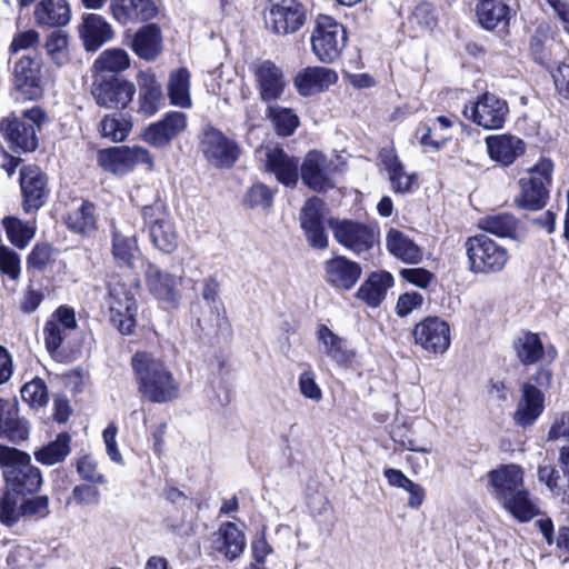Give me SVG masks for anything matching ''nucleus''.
I'll return each mask as SVG.
<instances>
[{
  "mask_svg": "<svg viewBox=\"0 0 569 569\" xmlns=\"http://www.w3.org/2000/svg\"><path fill=\"white\" fill-rule=\"evenodd\" d=\"M111 253L117 266L121 268L134 269L141 262L136 231L129 222L113 224Z\"/></svg>",
  "mask_w": 569,
  "mask_h": 569,
  "instance_id": "dca6fc26",
  "label": "nucleus"
},
{
  "mask_svg": "<svg viewBox=\"0 0 569 569\" xmlns=\"http://www.w3.org/2000/svg\"><path fill=\"white\" fill-rule=\"evenodd\" d=\"M264 161L266 169L273 173L277 180L284 186H293L298 181V161L289 157L279 148L264 147L258 150Z\"/></svg>",
  "mask_w": 569,
  "mask_h": 569,
  "instance_id": "bb28decb",
  "label": "nucleus"
},
{
  "mask_svg": "<svg viewBox=\"0 0 569 569\" xmlns=\"http://www.w3.org/2000/svg\"><path fill=\"white\" fill-rule=\"evenodd\" d=\"M18 496L7 489L0 497V522L7 527L14 526L23 518L22 500Z\"/></svg>",
  "mask_w": 569,
  "mask_h": 569,
  "instance_id": "5fc2aeb1",
  "label": "nucleus"
},
{
  "mask_svg": "<svg viewBox=\"0 0 569 569\" xmlns=\"http://www.w3.org/2000/svg\"><path fill=\"white\" fill-rule=\"evenodd\" d=\"M2 223L9 241L17 248H26L36 234L34 222L7 217Z\"/></svg>",
  "mask_w": 569,
  "mask_h": 569,
  "instance_id": "49530a36",
  "label": "nucleus"
},
{
  "mask_svg": "<svg viewBox=\"0 0 569 569\" xmlns=\"http://www.w3.org/2000/svg\"><path fill=\"white\" fill-rule=\"evenodd\" d=\"M0 271L12 280H17L21 271L18 253L3 246L0 247Z\"/></svg>",
  "mask_w": 569,
  "mask_h": 569,
  "instance_id": "e2e57ef3",
  "label": "nucleus"
},
{
  "mask_svg": "<svg viewBox=\"0 0 569 569\" xmlns=\"http://www.w3.org/2000/svg\"><path fill=\"white\" fill-rule=\"evenodd\" d=\"M553 163L550 159L541 158L528 170L529 178L520 179L521 192L516 199L519 207L527 210L541 209L548 198L549 188L552 182Z\"/></svg>",
  "mask_w": 569,
  "mask_h": 569,
  "instance_id": "0eeeda50",
  "label": "nucleus"
},
{
  "mask_svg": "<svg viewBox=\"0 0 569 569\" xmlns=\"http://www.w3.org/2000/svg\"><path fill=\"white\" fill-rule=\"evenodd\" d=\"M139 87L137 112L144 118L154 116L163 106L161 84L150 70L137 74Z\"/></svg>",
  "mask_w": 569,
  "mask_h": 569,
  "instance_id": "a878e982",
  "label": "nucleus"
},
{
  "mask_svg": "<svg viewBox=\"0 0 569 569\" xmlns=\"http://www.w3.org/2000/svg\"><path fill=\"white\" fill-rule=\"evenodd\" d=\"M74 502L78 506H93L100 501V491L98 488L89 485L76 486L72 489L68 503Z\"/></svg>",
  "mask_w": 569,
  "mask_h": 569,
  "instance_id": "680f3d73",
  "label": "nucleus"
},
{
  "mask_svg": "<svg viewBox=\"0 0 569 569\" xmlns=\"http://www.w3.org/2000/svg\"><path fill=\"white\" fill-rule=\"evenodd\" d=\"M478 227L499 238H519V222L510 213H491L479 219Z\"/></svg>",
  "mask_w": 569,
  "mask_h": 569,
  "instance_id": "a19ab883",
  "label": "nucleus"
},
{
  "mask_svg": "<svg viewBox=\"0 0 569 569\" xmlns=\"http://www.w3.org/2000/svg\"><path fill=\"white\" fill-rule=\"evenodd\" d=\"M158 123L172 140L187 128V117L182 112L172 111L167 113Z\"/></svg>",
  "mask_w": 569,
  "mask_h": 569,
  "instance_id": "69168bd1",
  "label": "nucleus"
},
{
  "mask_svg": "<svg viewBox=\"0 0 569 569\" xmlns=\"http://www.w3.org/2000/svg\"><path fill=\"white\" fill-rule=\"evenodd\" d=\"M136 92L134 83L121 78L94 82L91 90L97 104L109 109L127 108Z\"/></svg>",
  "mask_w": 569,
  "mask_h": 569,
  "instance_id": "2eb2a0df",
  "label": "nucleus"
},
{
  "mask_svg": "<svg viewBox=\"0 0 569 569\" xmlns=\"http://www.w3.org/2000/svg\"><path fill=\"white\" fill-rule=\"evenodd\" d=\"M20 188L24 212L41 208L48 197L47 178L37 166H24L20 170Z\"/></svg>",
  "mask_w": 569,
  "mask_h": 569,
  "instance_id": "4be33fe9",
  "label": "nucleus"
},
{
  "mask_svg": "<svg viewBox=\"0 0 569 569\" xmlns=\"http://www.w3.org/2000/svg\"><path fill=\"white\" fill-rule=\"evenodd\" d=\"M259 97L264 102L281 98L287 87L282 69L270 60L256 64L252 69Z\"/></svg>",
  "mask_w": 569,
  "mask_h": 569,
  "instance_id": "412c9836",
  "label": "nucleus"
},
{
  "mask_svg": "<svg viewBox=\"0 0 569 569\" xmlns=\"http://www.w3.org/2000/svg\"><path fill=\"white\" fill-rule=\"evenodd\" d=\"M146 287L150 295L172 307H177L181 299L179 287L181 278L159 269L148 262L144 270Z\"/></svg>",
  "mask_w": 569,
  "mask_h": 569,
  "instance_id": "aec40b11",
  "label": "nucleus"
},
{
  "mask_svg": "<svg viewBox=\"0 0 569 569\" xmlns=\"http://www.w3.org/2000/svg\"><path fill=\"white\" fill-rule=\"evenodd\" d=\"M380 160L388 172L392 190L397 193L410 192L417 181V176L405 169L395 151L392 149H383L380 152Z\"/></svg>",
  "mask_w": 569,
  "mask_h": 569,
  "instance_id": "c9c22d12",
  "label": "nucleus"
},
{
  "mask_svg": "<svg viewBox=\"0 0 569 569\" xmlns=\"http://www.w3.org/2000/svg\"><path fill=\"white\" fill-rule=\"evenodd\" d=\"M0 468L8 490L20 495H33L42 486L40 470L31 463L28 453L0 445Z\"/></svg>",
  "mask_w": 569,
  "mask_h": 569,
  "instance_id": "f03ea898",
  "label": "nucleus"
},
{
  "mask_svg": "<svg viewBox=\"0 0 569 569\" xmlns=\"http://www.w3.org/2000/svg\"><path fill=\"white\" fill-rule=\"evenodd\" d=\"M131 368L138 391L148 401L164 403L178 398L179 382L160 358L138 351L131 358Z\"/></svg>",
  "mask_w": 569,
  "mask_h": 569,
  "instance_id": "f257e3e1",
  "label": "nucleus"
},
{
  "mask_svg": "<svg viewBox=\"0 0 569 569\" xmlns=\"http://www.w3.org/2000/svg\"><path fill=\"white\" fill-rule=\"evenodd\" d=\"M98 162L103 170L117 176L128 173L139 163H146L150 168L153 166L150 152L142 147H114L101 150Z\"/></svg>",
  "mask_w": 569,
  "mask_h": 569,
  "instance_id": "9b49d317",
  "label": "nucleus"
},
{
  "mask_svg": "<svg viewBox=\"0 0 569 569\" xmlns=\"http://www.w3.org/2000/svg\"><path fill=\"white\" fill-rule=\"evenodd\" d=\"M299 391L300 393L315 402H319L322 399V390L316 382V376L312 371L306 370L299 376Z\"/></svg>",
  "mask_w": 569,
  "mask_h": 569,
  "instance_id": "0e129e2a",
  "label": "nucleus"
},
{
  "mask_svg": "<svg viewBox=\"0 0 569 569\" xmlns=\"http://www.w3.org/2000/svg\"><path fill=\"white\" fill-rule=\"evenodd\" d=\"M70 440L67 433L58 435L54 441L34 452L36 460L46 466L62 462L70 453Z\"/></svg>",
  "mask_w": 569,
  "mask_h": 569,
  "instance_id": "de8ad7c7",
  "label": "nucleus"
},
{
  "mask_svg": "<svg viewBox=\"0 0 569 569\" xmlns=\"http://www.w3.org/2000/svg\"><path fill=\"white\" fill-rule=\"evenodd\" d=\"M14 86L28 100H36L43 93L44 80L40 61L23 56L14 66Z\"/></svg>",
  "mask_w": 569,
  "mask_h": 569,
  "instance_id": "b1692460",
  "label": "nucleus"
},
{
  "mask_svg": "<svg viewBox=\"0 0 569 569\" xmlns=\"http://www.w3.org/2000/svg\"><path fill=\"white\" fill-rule=\"evenodd\" d=\"M492 495L501 502L525 487L523 470L518 465H502L487 475Z\"/></svg>",
  "mask_w": 569,
  "mask_h": 569,
  "instance_id": "393cba45",
  "label": "nucleus"
},
{
  "mask_svg": "<svg viewBox=\"0 0 569 569\" xmlns=\"http://www.w3.org/2000/svg\"><path fill=\"white\" fill-rule=\"evenodd\" d=\"M323 202L321 199L310 198L301 210L300 222L301 228H313L320 226L322 220Z\"/></svg>",
  "mask_w": 569,
  "mask_h": 569,
  "instance_id": "bf43d9fd",
  "label": "nucleus"
},
{
  "mask_svg": "<svg viewBox=\"0 0 569 569\" xmlns=\"http://www.w3.org/2000/svg\"><path fill=\"white\" fill-rule=\"evenodd\" d=\"M130 67V57L126 50L112 48L102 51L93 63L98 72L119 73Z\"/></svg>",
  "mask_w": 569,
  "mask_h": 569,
  "instance_id": "09e8293b",
  "label": "nucleus"
},
{
  "mask_svg": "<svg viewBox=\"0 0 569 569\" xmlns=\"http://www.w3.org/2000/svg\"><path fill=\"white\" fill-rule=\"evenodd\" d=\"M79 33L87 51H96L113 37L111 26L101 16L94 13L83 16Z\"/></svg>",
  "mask_w": 569,
  "mask_h": 569,
  "instance_id": "473e14b6",
  "label": "nucleus"
},
{
  "mask_svg": "<svg viewBox=\"0 0 569 569\" xmlns=\"http://www.w3.org/2000/svg\"><path fill=\"white\" fill-rule=\"evenodd\" d=\"M49 503L48 496L22 499L23 518H46L50 512Z\"/></svg>",
  "mask_w": 569,
  "mask_h": 569,
  "instance_id": "052dcab7",
  "label": "nucleus"
},
{
  "mask_svg": "<svg viewBox=\"0 0 569 569\" xmlns=\"http://www.w3.org/2000/svg\"><path fill=\"white\" fill-rule=\"evenodd\" d=\"M452 126L453 119L440 116L420 123L416 129L415 137L426 150H439L451 138Z\"/></svg>",
  "mask_w": 569,
  "mask_h": 569,
  "instance_id": "c756f323",
  "label": "nucleus"
},
{
  "mask_svg": "<svg viewBox=\"0 0 569 569\" xmlns=\"http://www.w3.org/2000/svg\"><path fill=\"white\" fill-rule=\"evenodd\" d=\"M27 422L18 417L14 403L0 399V436L10 441L18 442L28 438Z\"/></svg>",
  "mask_w": 569,
  "mask_h": 569,
  "instance_id": "58836bf2",
  "label": "nucleus"
},
{
  "mask_svg": "<svg viewBox=\"0 0 569 569\" xmlns=\"http://www.w3.org/2000/svg\"><path fill=\"white\" fill-rule=\"evenodd\" d=\"M167 90L172 106L184 109L192 107L190 72L186 68H179L170 73Z\"/></svg>",
  "mask_w": 569,
  "mask_h": 569,
  "instance_id": "37998d69",
  "label": "nucleus"
},
{
  "mask_svg": "<svg viewBox=\"0 0 569 569\" xmlns=\"http://www.w3.org/2000/svg\"><path fill=\"white\" fill-rule=\"evenodd\" d=\"M46 53L57 67H63L70 61L69 37L58 30L53 31L44 42Z\"/></svg>",
  "mask_w": 569,
  "mask_h": 569,
  "instance_id": "603ef678",
  "label": "nucleus"
},
{
  "mask_svg": "<svg viewBox=\"0 0 569 569\" xmlns=\"http://www.w3.org/2000/svg\"><path fill=\"white\" fill-rule=\"evenodd\" d=\"M518 359L525 365L536 363L543 355V346L536 333L526 332L515 342Z\"/></svg>",
  "mask_w": 569,
  "mask_h": 569,
  "instance_id": "3c124183",
  "label": "nucleus"
},
{
  "mask_svg": "<svg viewBox=\"0 0 569 569\" xmlns=\"http://www.w3.org/2000/svg\"><path fill=\"white\" fill-rule=\"evenodd\" d=\"M77 328L74 311L60 306L47 320L43 328L44 346L49 353H56L68 338L69 333Z\"/></svg>",
  "mask_w": 569,
  "mask_h": 569,
  "instance_id": "5701e85b",
  "label": "nucleus"
},
{
  "mask_svg": "<svg viewBox=\"0 0 569 569\" xmlns=\"http://www.w3.org/2000/svg\"><path fill=\"white\" fill-rule=\"evenodd\" d=\"M108 288L110 321L122 335H132L137 325L138 286H128L120 280H112Z\"/></svg>",
  "mask_w": 569,
  "mask_h": 569,
  "instance_id": "39448f33",
  "label": "nucleus"
},
{
  "mask_svg": "<svg viewBox=\"0 0 569 569\" xmlns=\"http://www.w3.org/2000/svg\"><path fill=\"white\" fill-rule=\"evenodd\" d=\"M468 270L473 274H497L507 267L509 251L485 234L469 237L465 242Z\"/></svg>",
  "mask_w": 569,
  "mask_h": 569,
  "instance_id": "7ed1b4c3",
  "label": "nucleus"
},
{
  "mask_svg": "<svg viewBox=\"0 0 569 569\" xmlns=\"http://www.w3.org/2000/svg\"><path fill=\"white\" fill-rule=\"evenodd\" d=\"M565 439L569 446V413H561L553 418L547 433L548 441Z\"/></svg>",
  "mask_w": 569,
  "mask_h": 569,
  "instance_id": "774afa93",
  "label": "nucleus"
},
{
  "mask_svg": "<svg viewBox=\"0 0 569 569\" xmlns=\"http://www.w3.org/2000/svg\"><path fill=\"white\" fill-rule=\"evenodd\" d=\"M326 279L337 289L349 290L361 276V267L343 257H335L325 263Z\"/></svg>",
  "mask_w": 569,
  "mask_h": 569,
  "instance_id": "7c9ffc66",
  "label": "nucleus"
},
{
  "mask_svg": "<svg viewBox=\"0 0 569 569\" xmlns=\"http://www.w3.org/2000/svg\"><path fill=\"white\" fill-rule=\"evenodd\" d=\"M463 114L487 130H496L503 126L508 106L495 94L485 93L476 102L466 106Z\"/></svg>",
  "mask_w": 569,
  "mask_h": 569,
  "instance_id": "4468645a",
  "label": "nucleus"
},
{
  "mask_svg": "<svg viewBox=\"0 0 569 569\" xmlns=\"http://www.w3.org/2000/svg\"><path fill=\"white\" fill-rule=\"evenodd\" d=\"M110 11L114 20L128 24L153 19L158 8L152 0H111Z\"/></svg>",
  "mask_w": 569,
  "mask_h": 569,
  "instance_id": "cd10ccee",
  "label": "nucleus"
},
{
  "mask_svg": "<svg viewBox=\"0 0 569 569\" xmlns=\"http://www.w3.org/2000/svg\"><path fill=\"white\" fill-rule=\"evenodd\" d=\"M200 150L217 168H230L239 157V147L222 131L207 127L200 137Z\"/></svg>",
  "mask_w": 569,
  "mask_h": 569,
  "instance_id": "9d476101",
  "label": "nucleus"
},
{
  "mask_svg": "<svg viewBox=\"0 0 569 569\" xmlns=\"http://www.w3.org/2000/svg\"><path fill=\"white\" fill-rule=\"evenodd\" d=\"M336 167L325 154L311 150L305 157L301 164V178L310 189L322 192L333 188V173Z\"/></svg>",
  "mask_w": 569,
  "mask_h": 569,
  "instance_id": "a211bd4d",
  "label": "nucleus"
},
{
  "mask_svg": "<svg viewBox=\"0 0 569 569\" xmlns=\"http://www.w3.org/2000/svg\"><path fill=\"white\" fill-rule=\"evenodd\" d=\"M214 548L228 560H234L246 548V537L233 522H223L213 539Z\"/></svg>",
  "mask_w": 569,
  "mask_h": 569,
  "instance_id": "e433bc0d",
  "label": "nucleus"
},
{
  "mask_svg": "<svg viewBox=\"0 0 569 569\" xmlns=\"http://www.w3.org/2000/svg\"><path fill=\"white\" fill-rule=\"evenodd\" d=\"M21 398L32 408H42L49 401V395L44 381L34 378L21 389Z\"/></svg>",
  "mask_w": 569,
  "mask_h": 569,
  "instance_id": "4d7b16f0",
  "label": "nucleus"
},
{
  "mask_svg": "<svg viewBox=\"0 0 569 569\" xmlns=\"http://www.w3.org/2000/svg\"><path fill=\"white\" fill-rule=\"evenodd\" d=\"M329 226L335 239L345 248L361 253L371 249L378 241L379 232L370 224L352 220L331 219Z\"/></svg>",
  "mask_w": 569,
  "mask_h": 569,
  "instance_id": "1a4fd4ad",
  "label": "nucleus"
},
{
  "mask_svg": "<svg viewBox=\"0 0 569 569\" xmlns=\"http://www.w3.org/2000/svg\"><path fill=\"white\" fill-rule=\"evenodd\" d=\"M412 335L417 346L433 355H443L451 343L450 327L438 317H428L418 322Z\"/></svg>",
  "mask_w": 569,
  "mask_h": 569,
  "instance_id": "ddd939ff",
  "label": "nucleus"
},
{
  "mask_svg": "<svg viewBox=\"0 0 569 569\" xmlns=\"http://www.w3.org/2000/svg\"><path fill=\"white\" fill-rule=\"evenodd\" d=\"M508 12V6L500 1L485 0L477 6L478 20L488 30L495 29L499 23L505 22Z\"/></svg>",
  "mask_w": 569,
  "mask_h": 569,
  "instance_id": "8fccbe9b",
  "label": "nucleus"
},
{
  "mask_svg": "<svg viewBox=\"0 0 569 569\" xmlns=\"http://www.w3.org/2000/svg\"><path fill=\"white\" fill-rule=\"evenodd\" d=\"M338 80L337 73L325 67H309L295 78V86L301 96L308 97L327 90Z\"/></svg>",
  "mask_w": 569,
  "mask_h": 569,
  "instance_id": "2f4dec72",
  "label": "nucleus"
},
{
  "mask_svg": "<svg viewBox=\"0 0 569 569\" xmlns=\"http://www.w3.org/2000/svg\"><path fill=\"white\" fill-rule=\"evenodd\" d=\"M46 122L43 111L33 107L23 111L21 118H6L0 123L4 139L12 148L23 152L33 151L38 146L37 130Z\"/></svg>",
  "mask_w": 569,
  "mask_h": 569,
  "instance_id": "20e7f679",
  "label": "nucleus"
},
{
  "mask_svg": "<svg viewBox=\"0 0 569 569\" xmlns=\"http://www.w3.org/2000/svg\"><path fill=\"white\" fill-rule=\"evenodd\" d=\"M545 402V393L538 387L530 381L523 382L512 413L513 422L523 429L532 427L542 416Z\"/></svg>",
  "mask_w": 569,
  "mask_h": 569,
  "instance_id": "f3484780",
  "label": "nucleus"
},
{
  "mask_svg": "<svg viewBox=\"0 0 569 569\" xmlns=\"http://www.w3.org/2000/svg\"><path fill=\"white\" fill-rule=\"evenodd\" d=\"M558 462L561 472L551 465H540L538 480L545 483L561 503L569 506V446L560 447Z\"/></svg>",
  "mask_w": 569,
  "mask_h": 569,
  "instance_id": "6ab92c4d",
  "label": "nucleus"
},
{
  "mask_svg": "<svg viewBox=\"0 0 569 569\" xmlns=\"http://www.w3.org/2000/svg\"><path fill=\"white\" fill-rule=\"evenodd\" d=\"M388 251L405 263H419L422 260V250L407 234L391 228L386 236Z\"/></svg>",
  "mask_w": 569,
  "mask_h": 569,
  "instance_id": "4c0bfd02",
  "label": "nucleus"
},
{
  "mask_svg": "<svg viewBox=\"0 0 569 569\" xmlns=\"http://www.w3.org/2000/svg\"><path fill=\"white\" fill-rule=\"evenodd\" d=\"M132 49L142 59L154 60L162 49L160 29L156 24L141 28L133 38Z\"/></svg>",
  "mask_w": 569,
  "mask_h": 569,
  "instance_id": "79ce46f5",
  "label": "nucleus"
},
{
  "mask_svg": "<svg viewBox=\"0 0 569 569\" xmlns=\"http://www.w3.org/2000/svg\"><path fill=\"white\" fill-rule=\"evenodd\" d=\"M267 116L271 119L279 136H291L299 126L298 116L289 108L270 106Z\"/></svg>",
  "mask_w": 569,
  "mask_h": 569,
  "instance_id": "864d4df0",
  "label": "nucleus"
},
{
  "mask_svg": "<svg viewBox=\"0 0 569 569\" xmlns=\"http://www.w3.org/2000/svg\"><path fill=\"white\" fill-rule=\"evenodd\" d=\"M264 20L267 28L273 33L283 36L295 33L305 23L306 9L297 0H281L270 4Z\"/></svg>",
  "mask_w": 569,
  "mask_h": 569,
  "instance_id": "f8f14e48",
  "label": "nucleus"
},
{
  "mask_svg": "<svg viewBox=\"0 0 569 569\" xmlns=\"http://www.w3.org/2000/svg\"><path fill=\"white\" fill-rule=\"evenodd\" d=\"M423 303L421 293L411 291L399 296L396 305V312L399 317H407L412 311L419 309Z\"/></svg>",
  "mask_w": 569,
  "mask_h": 569,
  "instance_id": "338daca9",
  "label": "nucleus"
},
{
  "mask_svg": "<svg viewBox=\"0 0 569 569\" xmlns=\"http://www.w3.org/2000/svg\"><path fill=\"white\" fill-rule=\"evenodd\" d=\"M34 19L39 26H66L71 18L67 0H42L34 9Z\"/></svg>",
  "mask_w": 569,
  "mask_h": 569,
  "instance_id": "ea45409f",
  "label": "nucleus"
},
{
  "mask_svg": "<svg viewBox=\"0 0 569 569\" xmlns=\"http://www.w3.org/2000/svg\"><path fill=\"white\" fill-rule=\"evenodd\" d=\"M500 503L520 522L530 521L539 512L538 506L530 499L529 492L525 487Z\"/></svg>",
  "mask_w": 569,
  "mask_h": 569,
  "instance_id": "c03bdc74",
  "label": "nucleus"
},
{
  "mask_svg": "<svg viewBox=\"0 0 569 569\" xmlns=\"http://www.w3.org/2000/svg\"><path fill=\"white\" fill-rule=\"evenodd\" d=\"M310 40L317 59L323 63H332L346 47L347 31L332 17L321 14L316 20Z\"/></svg>",
  "mask_w": 569,
  "mask_h": 569,
  "instance_id": "423d86ee",
  "label": "nucleus"
},
{
  "mask_svg": "<svg viewBox=\"0 0 569 569\" xmlns=\"http://www.w3.org/2000/svg\"><path fill=\"white\" fill-rule=\"evenodd\" d=\"M318 340L323 348L326 356L338 366L348 367L355 361L356 351L345 339L337 336L327 326L319 327Z\"/></svg>",
  "mask_w": 569,
  "mask_h": 569,
  "instance_id": "f704fd0d",
  "label": "nucleus"
},
{
  "mask_svg": "<svg viewBox=\"0 0 569 569\" xmlns=\"http://www.w3.org/2000/svg\"><path fill=\"white\" fill-rule=\"evenodd\" d=\"M131 130V122L121 114L106 116L100 122L101 136L112 141H122Z\"/></svg>",
  "mask_w": 569,
  "mask_h": 569,
  "instance_id": "6e6d98bb",
  "label": "nucleus"
},
{
  "mask_svg": "<svg viewBox=\"0 0 569 569\" xmlns=\"http://www.w3.org/2000/svg\"><path fill=\"white\" fill-rule=\"evenodd\" d=\"M273 192L262 183L249 188L243 197V204L250 209L268 210L272 206Z\"/></svg>",
  "mask_w": 569,
  "mask_h": 569,
  "instance_id": "13d9d810",
  "label": "nucleus"
},
{
  "mask_svg": "<svg viewBox=\"0 0 569 569\" xmlns=\"http://www.w3.org/2000/svg\"><path fill=\"white\" fill-rule=\"evenodd\" d=\"M67 227L82 234H89L96 229L94 207L92 203L82 201L71 210L66 218Z\"/></svg>",
  "mask_w": 569,
  "mask_h": 569,
  "instance_id": "a18cd8bd",
  "label": "nucleus"
},
{
  "mask_svg": "<svg viewBox=\"0 0 569 569\" xmlns=\"http://www.w3.org/2000/svg\"><path fill=\"white\" fill-rule=\"evenodd\" d=\"M393 286V277L390 272H372L361 283L356 297L371 308H377L385 300L387 291Z\"/></svg>",
  "mask_w": 569,
  "mask_h": 569,
  "instance_id": "72a5a7b5",
  "label": "nucleus"
},
{
  "mask_svg": "<svg viewBox=\"0 0 569 569\" xmlns=\"http://www.w3.org/2000/svg\"><path fill=\"white\" fill-rule=\"evenodd\" d=\"M489 158L501 164L510 166L526 151L525 142L511 134H493L486 138Z\"/></svg>",
  "mask_w": 569,
  "mask_h": 569,
  "instance_id": "c85d7f7f",
  "label": "nucleus"
},
{
  "mask_svg": "<svg viewBox=\"0 0 569 569\" xmlns=\"http://www.w3.org/2000/svg\"><path fill=\"white\" fill-rule=\"evenodd\" d=\"M142 219L152 244L163 253H170L178 247V232L164 204L156 201L143 206Z\"/></svg>",
  "mask_w": 569,
  "mask_h": 569,
  "instance_id": "6e6552de",
  "label": "nucleus"
}]
</instances>
